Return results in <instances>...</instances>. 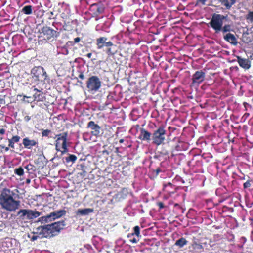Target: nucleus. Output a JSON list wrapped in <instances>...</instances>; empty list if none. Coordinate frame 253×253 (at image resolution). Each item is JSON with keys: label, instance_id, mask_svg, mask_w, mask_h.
<instances>
[{"label": "nucleus", "instance_id": "nucleus-30", "mask_svg": "<svg viewBox=\"0 0 253 253\" xmlns=\"http://www.w3.org/2000/svg\"><path fill=\"white\" fill-rule=\"evenodd\" d=\"M14 173L18 176H22L24 174V169L22 167H20L14 169Z\"/></svg>", "mask_w": 253, "mask_h": 253}, {"label": "nucleus", "instance_id": "nucleus-24", "mask_svg": "<svg viewBox=\"0 0 253 253\" xmlns=\"http://www.w3.org/2000/svg\"><path fill=\"white\" fill-rule=\"evenodd\" d=\"M187 243L188 241L185 238L181 237L176 241L174 245L178 246L179 248H182L184 246L187 245Z\"/></svg>", "mask_w": 253, "mask_h": 253}, {"label": "nucleus", "instance_id": "nucleus-39", "mask_svg": "<svg viewBox=\"0 0 253 253\" xmlns=\"http://www.w3.org/2000/svg\"><path fill=\"white\" fill-rule=\"evenodd\" d=\"M139 241V239H137L136 238L133 237L132 239H129V241L132 243H137Z\"/></svg>", "mask_w": 253, "mask_h": 253}, {"label": "nucleus", "instance_id": "nucleus-32", "mask_svg": "<svg viewBox=\"0 0 253 253\" xmlns=\"http://www.w3.org/2000/svg\"><path fill=\"white\" fill-rule=\"evenodd\" d=\"M25 168L27 169L28 171H35V167L31 164H29L28 165H27L26 167H25Z\"/></svg>", "mask_w": 253, "mask_h": 253}, {"label": "nucleus", "instance_id": "nucleus-55", "mask_svg": "<svg viewBox=\"0 0 253 253\" xmlns=\"http://www.w3.org/2000/svg\"><path fill=\"white\" fill-rule=\"evenodd\" d=\"M168 185L169 186H171V185H172V184H171V183H168Z\"/></svg>", "mask_w": 253, "mask_h": 253}, {"label": "nucleus", "instance_id": "nucleus-3", "mask_svg": "<svg viewBox=\"0 0 253 253\" xmlns=\"http://www.w3.org/2000/svg\"><path fill=\"white\" fill-rule=\"evenodd\" d=\"M226 19V16L220 14L214 13L209 24L216 33L222 32L224 34L228 32L234 31L232 25H223L224 21Z\"/></svg>", "mask_w": 253, "mask_h": 253}, {"label": "nucleus", "instance_id": "nucleus-56", "mask_svg": "<svg viewBox=\"0 0 253 253\" xmlns=\"http://www.w3.org/2000/svg\"><path fill=\"white\" fill-rule=\"evenodd\" d=\"M131 146V145H129L128 146V147H130Z\"/></svg>", "mask_w": 253, "mask_h": 253}, {"label": "nucleus", "instance_id": "nucleus-37", "mask_svg": "<svg viewBox=\"0 0 253 253\" xmlns=\"http://www.w3.org/2000/svg\"><path fill=\"white\" fill-rule=\"evenodd\" d=\"M38 222H40L42 224L45 223L44 216L39 217L38 218Z\"/></svg>", "mask_w": 253, "mask_h": 253}, {"label": "nucleus", "instance_id": "nucleus-17", "mask_svg": "<svg viewBox=\"0 0 253 253\" xmlns=\"http://www.w3.org/2000/svg\"><path fill=\"white\" fill-rule=\"evenodd\" d=\"M42 214V212L37 211L36 210H32L28 209V216L26 219L32 220Z\"/></svg>", "mask_w": 253, "mask_h": 253}, {"label": "nucleus", "instance_id": "nucleus-47", "mask_svg": "<svg viewBox=\"0 0 253 253\" xmlns=\"http://www.w3.org/2000/svg\"><path fill=\"white\" fill-rule=\"evenodd\" d=\"M37 238H38L37 236H33L31 238V240L32 241H34L35 240H37Z\"/></svg>", "mask_w": 253, "mask_h": 253}, {"label": "nucleus", "instance_id": "nucleus-9", "mask_svg": "<svg viewBox=\"0 0 253 253\" xmlns=\"http://www.w3.org/2000/svg\"><path fill=\"white\" fill-rule=\"evenodd\" d=\"M104 6L101 2L93 3L90 6L89 8L92 17H98L104 12Z\"/></svg>", "mask_w": 253, "mask_h": 253}, {"label": "nucleus", "instance_id": "nucleus-22", "mask_svg": "<svg viewBox=\"0 0 253 253\" xmlns=\"http://www.w3.org/2000/svg\"><path fill=\"white\" fill-rule=\"evenodd\" d=\"M93 209L91 208H85L84 209H79L77 211V214L82 215H86L93 212Z\"/></svg>", "mask_w": 253, "mask_h": 253}, {"label": "nucleus", "instance_id": "nucleus-16", "mask_svg": "<svg viewBox=\"0 0 253 253\" xmlns=\"http://www.w3.org/2000/svg\"><path fill=\"white\" fill-rule=\"evenodd\" d=\"M224 40L233 45L237 44V39L233 34L228 32L223 36Z\"/></svg>", "mask_w": 253, "mask_h": 253}, {"label": "nucleus", "instance_id": "nucleus-5", "mask_svg": "<svg viewBox=\"0 0 253 253\" xmlns=\"http://www.w3.org/2000/svg\"><path fill=\"white\" fill-rule=\"evenodd\" d=\"M39 42H47L49 41H53L57 38L59 33L47 26H43L39 31Z\"/></svg>", "mask_w": 253, "mask_h": 253}, {"label": "nucleus", "instance_id": "nucleus-10", "mask_svg": "<svg viewBox=\"0 0 253 253\" xmlns=\"http://www.w3.org/2000/svg\"><path fill=\"white\" fill-rule=\"evenodd\" d=\"M31 74L39 80H45L47 77L46 71L41 66L34 67L31 70Z\"/></svg>", "mask_w": 253, "mask_h": 253}, {"label": "nucleus", "instance_id": "nucleus-49", "mask_svg": "<svg viewBox=\"0 0 253 253\" xmlns=\"http://www.w3.org/2000/svg\"><path fill=\"white\" fill-rule=\"evenodd\" d=\"M249 115H250V114H249V113H246L244 115V116H243V117H245V118H248V117L249 116Z\"/></svg>", "mask_w": 253, "mask_h": 253}, {"label": "nucleus", "instance_id": "nucleus-29", "mask_svg": "<svg viewBox=\"0 0 253 253\" xmlns=\"http://www.w3.org/2000/svg\"><path fill=\"white\" fill-rule=\"evenodd\" d=\"M80 167L81 168L82 171V172H78V174L80 175V176H81L82 177H84L86 176V175L87 174V172L85 170L86 167L83 164L80 165Z\"/></svg>", "mask_w": 253, "mask_h": 253}, {"label": "nucleus", "instance_id": "nucleus-41", "mask_svg": "<svg viewBox=\"0 0 253 253\" xmlns=\"http://www.w3.org/2000/svg\"><path fill=\"white\" fill-rule=\"evenodd\" d=\"M5 104V100L4 97H0V104L4 105Z\"/></svg>", "mask_w": 253, "mask_h": 253}, {"label": "nucleus", "instance_id": "nucleus-21", "mask_svg": "<svg viewBox=\"0 0 253 253\" xmlns=\"http://www.w3.org/2000/svg\"><path fill=\"white\" fill-rule=\"evenodd\" d=\"M20 137L18 135L13 136L11 139H8V146L10 148L14 149L15 143H18L19 142Z\"/></svg>", "mask_w": 253, "mask_h": 253}, {"label": "nucleus", "instance_id": "nucleus-53", "mask_svg": "<svg viewBox=\"0 0 253 253\" xmlns=\"http://www.w3.org/2000/svg\"><path fill=\"white\" fill-rule=\"evenodd\" d=\"M5 150L6 151H8L9 150V148L8 147H6Z\"/></svg>", "mask_w": 253, "mask_h": 253}, {"label": "nucleus", "instance_id": "nucleus-28", "mask_svg": "<svg viewBox=\"0 0 253 253\" xmlns=\"http://www.w3.org/2000/svg\"><path fill=\"white\" fill-rule=\"evenodd\" d=\"M192 246L193 248V249H194L200 250H201L203 249V247L202 245V244H200V243H197L195 241H194L193 242V243L192 244Z\"/></svg>", "mask_w": 253, "mask_h": 253}, {"label": "nucleus", "instance_id": "nucleus-13", "mask_svg": "<svg viewBox=\"0 0 253 253\" xmlns=\"http://www.w3.org/2000/svg\"><path fill=\"white\" fill-rule=\"evenodd\" d=\"M140 131V134L138 137V138L140 140L147 141H150L152 134L150 132L144 128H141Z\"/></svg>", "mask_w": 253, "mask_h": 253}, {"label": "nucleus", "instance_id": "nucleus-1", "mask_svg": "<svg viewBox=\"0 0 253 253\" xmlns=\"http://www.w3.org/2000/svg\"><path fill=\"white\" fill-rule=\"evenodd\" d=\"M15 195V193L9 189H3L0 194V205L2 209L12 212L19 208L20 202L14 199Z\"/></svg>", "mask_w": 253, "mask_h": 253}, {"label": "nucleus", "instance_id": "nucleus-40", "mask_svg": "<svg viewBox=\"0 0 253 253\" xmlns=\"http://www.w3.org/2000/svg\"><path fill=\"white\" fill-rule=\"evenodd\" d=\"M157 205L159 206L160 209H162L164 208V203L162 202H159L157 203Z\"/></svg>", "mask_w": 253, "mask_h": 253}, {"label": "nucleus", "instance_id": "nucleus-6", "mask_svg": "<svg viewBox=\"0 0 253 253\" xmlns=\"http://www.w3.org/2000/svg\"><path fill=\"white\" fill-rule=\"evenodd\" d=\"M68 135L67 132H64L56 135V149L58 151H60L62 154L69 151L67 145Z\"/></svg>", "mask_w": 253, "mask_h": 253}, {"label": "nucleus", "instance_id": "nucleus-12", "mask_svg": "<svg viewBox=\"0 0 253 253\" xmlns=\"http://www.w3.org/2000/svg\"><path fill=\"white\" fill-rule=\"evenodd\" d=\"M87 127L90 128L91 130V134L92 135L95 137H98L100 135L101 127L95 124L93 121L89 122L87 125Z\"/></svg>", "mask_w": 253, "mask_h": 253}, {"label": "nucleus", "instance_id": "nucleus-26", "mask_svg": "<svg viewBox=\"0 0 253 253\" xmlns=\"http://www.w3.org/2000/svg\"><path fill=\"white\" fill-rule=\"evenodd\" d=\"M42 137H46L49 138L50 135L52 133V131L50 129H42Z\"/></svg>", "mask_w": 253, "mask_h": 253}, {"label": "nucleus", "instance_id": "nucleus-51", "mask_svg": "<svg viewBox=\"0 0 253 253\" xmlns=\"http://www.w3.org/2000/svg\"><path fill=\"white\" fill-rule=\"evenodd\" d=\"M23 100H25V98H31V96H26V95H23Z\"/></svg>", "mask_w": 253, "mask_h": 253}, {"label": "nucleus", "instance_id": "nucleus-45", "mask_svg": "<svg viewBox=\"0 0 253 253\" xmlns=\"http://www.w3.org/2000/svg\"><path fill=\"white\" fill-rule=\"evenodd\" d=\"M5 130L3 128H1L0 129V134L1 135H3L5 134Z\"/></svg>", "mask_w": 253, "mask_h": 253}, {"label": "nucleus", "instance_id": "nucleus-20", "mask_svg": "<svg viewBox=\"0 0 253 253\" xmlns=\"http://www.w3.org/2000/svg\"><path fill=\"white\" fill-rule=\"evenodd\" d=\"M222 5L224 6L227 9H230L235 2V0H217Z\"/></svg>", "mask_w": 253, "mask_h": 253}, {"label": "nucleus", "instance_id": "nucleus-42", "mask_svg": "<svg viewBox=\"0 0 253 253\" xmlns=\"http://www.w3.org/2000/svg\"><path fill=\"white\" fill-rule=\"evenodd\" d=\"M31 120V117L30 116H26L24 117V120L26 122H28V121H29L30 120Z\"/></svg>", "mask_w": 253, "mask_h": 253}, {"label": "nucleus", "instance_id": "nucleus-7", "mask_svg": "<svg viewBox=\"0 0 253 253\" xmlns=\"http://www.w3.org/2000/svg\"><path fill=\"white\" fill-rule=\"evenodd\" d=\"M166 134L165 126L164 125L159 126L152 134L153 143L157 146L163 144L165 140Z\"/></svg>", "mask_w": 253, "mask_h": 253}, {"label": "nucleus", "instance_id": "nucleus-18", "mask_svg": "<svg viewBox=\"0 0 253 253\" xmlns=\"http://www.w3.org/2000/svg\"><path fill=\"white\" fill-rule=\"evenodd\" d=\"M237 59L238 63L240 66L246 69H248L250 68L251 64L250 61L248 59H244L240 57H238Z\"/></svg>", "mask_w": 253, "mask_h": 253}, {"label": "nucleus", "instance_id": "nucleus-48", "mask_svg": "<svg viewBox=\"0 0 253 253\" xmlns=\"http://www.w3.org/2000/svg\"><path fill=\"white\" fill-rule=\"evenodd\" d=\"M160 172H161V169L160 168H157L156 170V174H158Z\"/></svg>", "mask_w": 253, "mask_h": 253}, {"label": "nucleus", "instance_id": "nucleus-11", "mask_svg": "<svg viewBox=\"0 0 253 253\" xmlns=\"http://www.w3.org/2000/svg\"><path fill=\"white\" fill-rule=\"evenodd\" d=\"M205 72L202 70L196 71L192 76V84L199 85L205 80Z\"/></svg>", "mask_w": 253, "mask_h": 253}, {"label": "nucleus", "instance_id": "nucleus-25", "mask_svg": "<svg viewBox=\"0 0 253 253\" xmlns=\"http://www.w3.org/2000/svg\"><path fill=\"white\" fill-rule=\"evenodd\" d=\"M33 11L32 6L31 5L24 6L22 9V12L26 15L32 14Z\"/></svg>", "mask_w": 253, "mask_h": 253}, {"label": "nucleus", "instance_id": "nucleus-8", "mask_svg": "<svg viewBox=\"0 0 253 253\" xmlns=\"http://www.w3.org/2000/svg\"><path fill=\"white\" fill-rule=\"evenodd\" d=\"M101 82L99 78L96 76H92L89 77L86 82V87L88 90L96 91L101 87Z\"/></svg>", "mask_w": 253, "mask_h": 253}, {"label": "nucleus", "instance_id": "nucleus-2", "mask_svg": "<svg viewBox=\"0 0 253 253\" xmlns=\"http://www.w3.org/2000/svg\"><path fill=\"white\" fill-rule=\"evenodd\" d=\"M65 226L63 220L56 222L51 224L40 226L36 229L37 233L42 237L50 238L57 235Z\"/></svg>", "mask_w": 253, "mask_h": 253}, {"label": "nucleus", "instance_id": "nucleus-33", "mask_svg": "<svg viewBox=\"0 0 253 253\" xmlns=\"http://www.w3.org/2000/svg\"><path fill=\"white\" fill-rule=\"evenodd\" d=\"M247 19L249 20L251 22H253V11L249 12L247 15Z\"/></svg>", "mask_w": 253, "mask_h": 253}, {"label": "nucleus", "instance_id": "nucleus-34", "mask_svg": "<svg viewBox=\"0 0 253 253\" xmlns=\"http://www.w3.org/2000/svg\"><path fill=\"white\" fill-rule=\"evenodd\" d=\"M44 217L45 223L50 222H51L52 221H53L51 217V215H50V214H48L46 216H44Z\"/></svg>", "mask_w": 253, "mask_h": 253}, {"label": "nucleus", "instance_id": "nucleus-52", "mask_svg": "<svg viewBox=\"0 0 253 253\" xmlns=\"http://www.w3.org/2000/svg\"><path fill=\"white\" fill-rule=\"evenodd\" d=\"M124 141H125V140H124V139H120V140H119V142H120V143H123V142H124Z\"/></svg>", "mask_w": 253, "mask_h": 253}, {"label": "nucleus", "instance_id": "nucleus-4", "mask_svg": "<svg viewBox=\"0 0 253 253\" xmlns=\"http://www.w3.org/2000/svg\"><path fill=\"white\" fill-rule=\"evenodd\" d=\"M108 38L105 37H100L96 39V45L97 49L106 47L105 52L108 57L113 56L117 52V46L111 41L107 42Z\"/></svg>", "mask_w": 253, "mask_h": 253}, {"label": "nucleus", "instance_id": "nucleus-54", "mask_svg": "<svg viewBox=\"0 0 253 253\" xmlns=\"http://www.w3.org/2000/svg\"><path fill=\"white\" fill-rule=\"evenodd\" d=\"M119 150L118 148H116V152H118Z\"/></svg>", "mask_w": 253, "mask_h": 253}, {"label": "nucleus", "instance_id": "nucleus-43", "mask_svg": "<svg viewBox=\"0 0 253 253\" xmlns=\"http://www.w3.org/2000/svg\"><path fill=\"white\" fill-rule=\"evenodd\" d=\"M207 0H197V2L201 3L202 5H205Z\"/></svg>", "mask_w": 253, "mask_h": 253}, {"label": "nucleus", "instance_id": "nucleus-14", "mask_svg": "<svg viewBox=\"0 0 253 253\" xmlns=\"http://www.w3.org/2000/svg\"><path fill=\"white\" fill-rule=\"evenodd\" d=\"M33 87V90L35 91V93L33 95L34 100L37 102L43 101L45 99L44 93L42 91L35 88V86H34Z\"/></svg>", "mask_w": 253, "mask_h": 253}, {"label": "nucleus", "instance_id": "nucleus-15", "mask_svg": "<svg viewBox=\"0 0 253 253\" xmlns=\"http://www.w3.org/2000/svg\"><path fill=\"white\" fill-rule=\"evenodd\" d=\"M23 144L24 147L28 149H31L32 147L35 146L38 144V142L34 139L30 140L28 137L24 138L23 139Z\"/></svg>", "mask_w": 253, "mask_h": 253}, {"label": "nucleus", "instance_id": "nucleus-35", "mask_svg": "<svg viewBox=\"0 0 253 253\" xmlns=\"http://www.w3.org/2000/svg\"><path fill=\"white\" fill-rule=\"evenodd\" d=\"M81 41V38L80 37H76L74 39V41H70V42L72 43V44H74L75 43H78Z\"/></svg>", "mask_w": 253, "mask_h": 253}, {"label": "nucleus", "instance_id": "nucleus-19", "mask_svg": "<svg viewBox=\"0 0 253 253\" xmlns=\"http://www.w3.org/2000/svg\"><path fill=\"white\" fill-rule=\"evenodd\" d=\"M66 211L64 210H61L57 211H55L50 213L51 217L52 220H54L56 219L59 218L62 216L65 215Z\"/></svg>", "mask_w": 253, "mask_h": 253}, {"label": "nucleus", "instance_id": "nucleus-23", "mask_svg": "<svg viewBox=\"0 0 253 253\" xmlns=\"http://www.w3.org/2000/svg\"><path fill=\"white\" fill-rule=\"evenodd\" d=\"M17 216L22 220L26 219L28 216V209H20L17 213Z\"/></svg>", "mask_w": 253, "mask_h": 253}, {"label": "nucleus", "instance_id": "nucleus-46", "mask_svg": "<svg viewBox=\"0 0 253 253\" xmlns=\"http://www.w3.org/2000/svg\"><path fill=\"white\" fill-rule=\"evenodd\" d=\"M134 235V234L131 233L128 234L127 236L130 239H132Z\"/></svg>", "mask_w": 253, "mask_h": 253}, {"label": "nucleus", "instance_id": "nucleus-27", "mask_svg": "<svg viewBox=\"0 0 253 253\" xmlns=\"http://www.w3.org/2000/svg\"><path fill=\"white\" fill-rule=\"evenodd\" d=\"M77 159V157L73 154H70L69 156L66 158V162L69 163L72 162L74 163Z\"/></svg>", "mask_w": 253, "mask_h": 253}, {"label": "nucleus", "instance_id": "nucleus-38", "mask_svg": "<svg viewBox=\"0 0 253 253\" xmlns=\"http://www.w3.org/2000/svg\"><path fill=\"white\" fill-rule=\"evenodd\" d=\"M243 105H244V107H245V110L246 111H247V109H248V107H250V108H251V107H252V106H251L250 104H248V103L245 102H244L243 103Z\"/></svg>", "mask_w": 253, "mask_h": 253}, {"label": "nucleus", "instance_id": "nucleus-36", "mask_svg": "<svg viewBox=\"0 0 253 253\" xmlns=\"http://www.w3.org/2000/svg\"><path fill=\"white\" fill-rule=\"evenodd\" d=\"M251 184L250 183V180H248L247 181H246L245 183H244V185H243L244 188H245V189L249 188L251 187Z\"/></svg>", "mask_w": 253, "mask_h": 253}, {"label": "nucleus", "instance_id": "nucleus-44", "mask_svg": "<svg viewBox=\"0 0 253 253\" xmlns=\"http://www.w3.org/2000/svg\"><path fill=\"white\" fill-rule=\"evenodd\" d=\"M79 78L81 79L82 80H84V76L83 73L81 72L79 75Z\"/></svg>", "mask_w": 253, "mask_h": 253}, {"label": "nucleus", "instance_id": "nucleus-50", "mask_svg": "<svg viewBox=\"0 0 253 253\" xmlns=\"http://www.w3.org/2000/svg\"><path fill=\"white\" fill-rule=\"evenodd\" d=\"M91 56H92V53H87V55H86V56H87L88 58H91Z\"/></svg>", "mask_w": 253, "mask_h": 253}, {"label": "nucleus", "instance_id": "nucleus-31", "mask_svg": "<svg viewBox=\"0 0 253 253\" xmlns=\"http://www.w3.org/2000/svg\"><path fill=\"white\" fill-rule=\"evenodd\" d=\"M134 232L132 233L134 235H136L138 237H140V227L138 226H135L133 228Z\"/></svg>", "mask_w": 253, "mask_h": 253}]
</instances>
